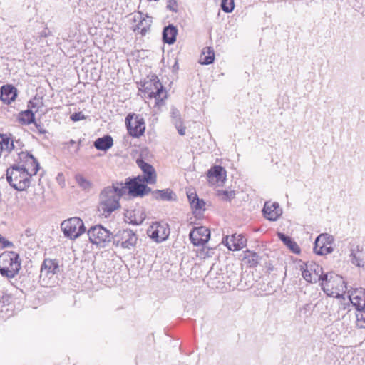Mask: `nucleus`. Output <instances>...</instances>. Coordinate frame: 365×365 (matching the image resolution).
<instances>
[{
	"instance_id": "nucleus-1",
	"label": "nucleus",
	"mask_w": 365,
	"mask_h": 365,
	"mask_svg": "<svg viewBox=\"0 0 365 365\" xmlns=\"http://www.w3.org/2000/svg\"><path fill=\"white\" fill-rule=\"evenodd\" d=\"M127 193V187L116 182L104 187L99 195V210L106 217L120 208V198Z\"/></svg>"
},
{
	"instance_id": "nucleus-2",
	"label": "nucleus",
	"mask_w": 365,
	"mask_h": 365,
	"mask_svg": "<svg viewBox=\"0 0 365 365\" xmlns=\"http://www.w3.org/2000/svg\"><path fill=\"white\" fill-rule=\"evenodd\" d=\"M321 287L328 296L336 298L342 297L347 289L344 278L334 272L324 274Z\"/></svg>"
},
{
	"instance_id": "nucleus-3",
	"label": "nucleus",
	"mask_w": 365,
	"mask_h": 365,
	"mask_svg": "<svg viewBox=\"0 0 365 365\" xmlns=\"http://www.w3.org/2000/svg\"><path fill=\"white\" fill-rule=\"evenodd\" d=\"M21 260L15 252H6L0 255V274L8 279L18 274L21 269Z\"/></svg>"
},
{
	"instance_id": "nucleus-4",
	"label": "nucleus",
	"mask_w": 365,
	"mask_h": 365,
	"mask_svg": "<svg viewBox=\"0 0 365 365\" xmlns=\"http://www.w3.org/2000/svg\"><path fill=\"white\" fill-rule=\"evenodd\" d=\"M31 174L23 170L16 164L13 165L6 170V180L9 185L16 190L22 191L30 185Z\"/></svg>"
},
{
	"instance_id": "nucleus-5",
	"label": "nucleus",
	"mask_w": 365,
	"mask_h": 365,
	"mask_svg": "<svg viewBox=\"0 0 365 365\" xmlns=\"http://www.w3.org/2000/svg\"><path fill=\"white\" fill-rule=\"evenodd\" d=\"M145 93L148 98H155V105L160 106L167 98V91L157 77L144 83Z\"/></svg>"
},
{
	"instance_id": "nucleus-6",
	"label": "nucleus",
	"mask_w": 365,
	"mask_h": 365,
	"mask_svg": "<svg viewBox=\"0 0 365 365\" xmlns=\"http://www.w3.org/2000/svg\"><path fill=\"white\" fill-rule=\"evenodd\" d=\"M61 228L65 237L71 240L78 238L86 231V227L81 219L77 217L64 220Z\"/></svg>"
},
{
	"instance_id": "nucleus-7",
	"label": "nucleus",
	"mask_w": 365,
	"mask_h": 365,
	"mask_svg": "<svg viewBox=\"0 0 365 365\" xmlns=\"http://www.w3.org/2000/svg\"><path fill=\"white\" fill-rule=\"evenodd\" d=\"M90 242L99 247H105L111 240V233L101 225L91 227L88 230Z\"/></svg>"
},
{
	"instance_id": "nucleus-8",
	"label": "nucleus",
	"mask_w": 365,
	"mask_h": 365,
	"mask_svg": "<svg viewBox=\"0 0 365 365\" xmlns=\"http://www.w3.org/2000/svg\"><path fill=\"white\" fill-rule=\"evenodd\" d=\"M125 125L128 133L133 138H139L143 135L145 130L144 119L138 115L130 113L125 118Z\"/></svg>"
},
{
	"instance_id": "nucleus-9",
	"label": "nucleus",
	"mask_w": 365,
	"mask_h": 365,
	"mask_svg": "<svg viewBox=\"0 0 365 365\" xmlns=\"http://www.w3.org/2000/svg\"><path fill=\"white\" fill-rule=\"evenodd\" d=\"M17 155L16 165L21 167L23 170L31 174V176L35 175L38 171L40 165L33 155L28 152H20Z\"/></svg>"
},
{
	"instance_id": "nucleus-10",
	"label": "nucleus",
	"mask_w": 365,
	"mask_h": 365,
	"mask_svg": "<svg viewBox=\"0 0 365 365\" xmlns=\"http://www.w3.org/2000/svg\"><path fill=\"white\" fill-rule=\"evenodd\" d=\"M136 234L131 230H123L119 231L113 238V245L123 249L131 250L137 242Z\"/></svg>"
},
{
	"instance_id": "nucleus-11",
	"label": "nucleus",
	"mask_w": 365,
	"mask_h": 365,
	"mask_svg": "<svg viewBox=\"0 0 365 365\" xmlns=\"http://www.w3.org/2000/svg\"><path fill=\"white\" fill-rule=\"evenodd\" d=\"M140 175L130 180L129 182L123 183L127 187V192L133 197H143L152 192L151 188L143 182Z\"/></svg>"
},
{
	"instance_id": "nucleus-12",
	"label": "nucleus",
	"mask_w": 365,
	"mask_h": 365,
	"mask_svg": "<svg viewBox=\"0 0 365 365\" xmlns=\"http://www.w3.org/2000/svg\"><path fill=\"white\" fill-rule=\"evenodd\" d=\"M334 237L327 233L319 235L315 240L314 252L319 255H324L331 253L334 250L332 244Z\"/></svg>"
},
{
	"instance_id": "nucleus-13",
	"label": "nucleus",
	"mask_w": 365,
	"mask_h": 365,
	"mask_svg": "<svg viewBox=\"0 0 365 365\" xmlns=\"http://www.w3.org/2000/svg\"><path fill=\"white\" fill-rule=\"evenodd\" d=\"M148 235L156 242L165 241L170 235V228L167 223L155 222L148 230Z\"/></svg>"
},
{
	"instance_id": "nucleus-14",
	"label": "nucleus",
	"mask_w": 365,
	"mask_h": 365,
	"mask_svg": "<svg viewBox=\"0 0 365 365\" xmlns=\"http://www.w3.org/2000/svg\"><path fill=\"white\" fill-rule=\"evenodd\" d=\"M324 274L322 267L314 262L305 264V268L302 270L303 278L309 283H316L319 281L322 282Z\"/></svg>"
},
{
	"instance_id": "nucleus-15",
	"label": "nucleus",
	"mask_w": 365,
	"mask_h": 365,
	"mask_svg": "<svg viewBox=\"0 0 365 365\" xmlns=\"http://www.w3.org/2000/svg\"><path fill=\"white\" fill-rule=\"evenodd\" d=\"M207 177L210 184L222 185L226 180V171L222 166L215 165L207 171Z\"/></svg>"
},
{
	"instance_id": "nucleus-16",
	"label": "nucleus",
	"mask_w": 365,
	"mask_h": 365,
	"mask_svg": "<svg viewBox=\"0 0 365 365\" xmlns=\"http://www.w3.org/2000/svg\"><path fill=\"white\" fill-rule=\"evenodd\" d=\"M133 21L137 23L133 28L134 31H138L143 36L147 34L152 24L151 18L148 16H144L141 12H138L134 15Z\"/></svg>"
},
{
	"instance_id": "nucleus-17",
	"label": "nucleus",
	"mask_w": 365,
	"mask_h": 365,
	"mask_svg": "<svg viewBox=\"0 0 365 365\" xmlns=\"http://www.w3.org/2000/svg\"><path fill=\"white\" fill-rule=\"evenodd\" d=\"M222 242L230 250L237 251L247 245V238L242 234L232 235L230 240L228 236L223 238Z\"/></svg>"
},
{
	"instance_id": "nucleus-18",
	"label": "nucleus",
	"mask_w": 365,
	"mask_h": 365,
	"mask_svg": "<svg viewBox=\"0 0 365 365\" xmlns=\"http://www.w3.org/2000/svg\"><path fill=\"white\" fill-rule=\"evenodd\" d=\"M146 215L142 207L128 209L125 212V220L126 222L135 225H139L143 223Z\"/></svg>"
},
{
	"instance_id": "nucleus-19",
	"label": "nucleus",
	"mask_w": 365,
	"mask_h": 365,
	"mask_svg": "<svg viewBox=\"0 0 365 365\" xmlns=\"http://www.w3.org/2000/svg\"><path fill=\"white\" fill-rule=\"evenodd\" d=\"M210 230L204 227L196 228L190 233V239L194 245H204L210 239Z\"/></svg>"
},
{
	"instance_id": "nucleus-20",
	"label": "nucleus",
	"mask_w": 365,
	"mask_h": 365,
	"mask_svg": "<svg viewBox=\"0 0 365 365\" xmlns=\"http://www.w3.org/2000/svg\"><path fill=\"white\" fill-rule=\"evenodd\" d=\"M264 217L269 221H276L282 214L278 202H266L262 209Z\"/></svg>"
},
{
	"instance_id": "nucleus-21",
	"label": "nucleus",
	"mask_w": 365,
	"mask_h": 365,
	"mask_svg": "<svg viewBox=\"0 0 365 365\" xmlns=\"http://www.w3.org/2000/svg\"><path fill=\"white\" fill-rule=\"evenodd\" d=\"M137 164L142 170L143 175L141 178L148 184H154L156 182V173L153 167L143 160H138Z\"/></svg>"
},
{
	"instance_id": "nucleus-22",
	"label": "nucleus",
	"mask_w": 365,
	"mask_h": 365,
	"mask_svg": "<svg viewBox=\"0 0 365 365\" xmlns=\"http://www.w3.org/2000/svg\"><path fill=\"white\" fill-rule=\"evenodd\" d=\"M59 271L58 263L56 259H45L41 267V277H51Z\"/></svg>"
},
{
	"instance_id": "nucleus-23",
	"label": "nucleus",
	"mask_w": 365,
	"mask_h": 365,
	"mask_svg": "<svg viewBox=\"0 0 365 365\" xmlns=\"http://www.w3.org/2000/svg\"><path fill=\"white\" fill-rule=\"evenodd\" d=\"M349 300L352 305L358 310L359 309L365 308V289L363 288L354 289L351 294L349 295Z\"/></svg>"
},
{
	"instance_id": "nucleus-24",
	"label": "nucleus",
	"mask_w": 365,
	"mask_h": 365,
	"mask_svg": "<svg viewBox=\"0 0 365 365\" xmlns=\"http://www.w3.org/2000/svg\"><path fill=\"white\" fill-rule=\"evenodd\" d=\"M17 96V90L12 85L3 86L1 88V100L6 104L14 101Z\"/></svg>"
},
{
	"instance_id": "nucleus-25",
	"label": "nucleus",
	"mask_w": 365,
	"mask_h": 365,
	"mask_svg": "<svg viewBox=\"0 0 365 365\" xmlns=\"http://www.w3.org/2000/svg\"><path fill=\"white\" fill-rule=\"evenodd\" d=\"M171 118L172 122L177 128L178 133L180 135H185L186 128L183 126L180 111L174 107L171 108Z\"/></svg>"
},
{
	"instance_id": "nucleus-26",
	"label": "nucleus",
	"mask_w": 365,
	"mask_h": 365,
	"mask_svg": "<svg viewBox=\"0 0 365 365\" xmlns=\"http://www.w3.org/2000/svg\"><path fill=\"white\" fill-rule=\"evenodd\" d=\"M178 29L172 24L165 26L163 31V41L168 44H173L176 41Z\"/></svg>"
},
{
	"instance_id": "nucleus-27",
	"label": "nucleus",
	"mask_w": 365,
	"mask_h": 365,
	"mask_svg": "<svg viewBox=\"0 0 365 365\" xmlns=\"http://www.w3.org/2000/svg\"><path fill=\"white\" fill-rule=\"evenodd\" d=\"M113 145V138L108 135L97 138L93 143V145L97 150L103 151L108 150Z\"/></svg>"
},
{
	"instance_id": "nucleus-28",
	"label": "nucleus",
	"mask_w": 365,
	"mask_h": 365,
	"mask_svg": "<svg viewBox=\"0 0 365 365\" xmlns=\"http://www.w3.org/2000/svg\"><path fill=\"white\" fill-rule=\"evenodd\" d=\"M277 236L293 253L299 254L300 252L299 247L290 237L282 232H278Z\"/></svg>"
},
{
	"instance_id": "nucleus-29",
	"label": "nucleus",
	"mask_w": 365,
	"mask_h": 365,
	"mask_svg": "<svg viewBox=\"0 0 365 365\" xmlns=\"http://www.w3.org/2000/svg\"><path fill=\"white\" fill-rule=\"evenodd\" d=\"M215 59V52L212 48L206 47L203 49L199 62L203 65L211 64Z\"/></svg>"
},
{
	"instance_id": "nucleus-30",
	"label": "nucleus",
	"mask_w": 365,
	"mask_h": 365,
	"mask_svg": "<svg viewBox=\"0 0 365 365\" xmlns=\"http://www.w3.org/2000/svg\"><path fill=\"white\" fill-rule=\"evenodd\" d=\"M187 198L193 209L197 210H205V203L202 200L199 199L198 196L195 192L187 193Z\"/></svg>"
},
{
	"instance_id": "nucleus-31",
	"label": "nucleus",
	"mask_w": 365,
	"mask_h": 365,
	"mask_svg": "<svg viewBox=\"0 0 365 365\" xmlns=\"http://www.w3.org/2000/svg\"><path fill=\"white\" fill-rule=\"evenodd\" d=\"M154 198L157 200L170 201L173 200V197L175 196L174 192L170 189L165 190H156L151 192Z\"/></svg>"
},
{
	"instance_id": "nucleus-32",
	"label": "nucleus",
	"mask_w": 365,
	"mask_h": 365,
	"mask_svg": "<svg viewBox=\"0 0 365 365\" xmlns=\"http://www.w3.org/2000/svg\"><path fill=\"white\" fill-rule=\"evenodd\" d=\"M75 180L78 185L84 191L89 192L93 187V183L81 174H77Z\"/></svg>"
},
{
	"instance_id": "nucleus-33",
	"label": "nucleus",
	"mask_w": 365,
	"mask_h": 365,
	"mask_svg": "<svg viewBox=\"0 0 365 365\" xmlns=\"http://www.w3.org/2000/svg\"><path fill=\"white\" fill-rule=\"evenodd\" d=\"M14 148V141L4 135H0V153L11 152Z\"/></svg>"
},
{
	"instance_id": "nucleus-34",
	"label": "nucleus",
	"mask_w": 365,
	"mask_h": 365,
	"mask_svg": "<svg viewBox=\"0 0 365 365\" xmlns=\"http://www.w3.org/2000/svg\"><path fill=\"white\" fill-rule=\"evenodd\" d=\"M243 259L250 267H256L259 263V256L257 253L248 250L245 252Z\"/></svg>"
},
{
	"instance_id": "nucleus-35",
	"label": "nucleus",
	"mask_w": 365,
	"mask_h": 365,
	"mask_svg": "<svg viewBox=\"0 0 365 365\" xmlns=\"http://www.w3.org/2000/svg\"><path fill=\"white\" fill-rule=\"evenodd\" d=\"M34 113L30 109L22 111L19 115V121L24 125H29L34 123Z\"/></svg>"
},
{
	"instance_id": "nucleus-36",
	"label": "nucleus",
	"mask_w": 365,
	"mask_h": 365,
	"mask_svg": "<svg viewBox=\"0 0 365 365\" xmlns=\"http://www.w3.org/2000/svg\"><path fill=\"white\" fill-rule=\"evenodd\" d=\"M357 312L356 314V325L359 329L365 328V308L359 309L356 310Z\"/></svg>"
},
{
	"instance_id": "nucleus-37",
	"label": "nucleus",
	"mask_w": 365,
	"mask_h": 365,
	"mask_svg": "<svg viewBox=\"0 0 365 365\" xmlns=\"http://www.w3.org/2000/svg\"><path fill=\"white\" fill-rule=\"evenodd\" d=\"M235 7L234 0H222L221 8L223 11L230 13Z\"/></svg>"
},
{
	"instance_id": "nucleus-38",
	"label": "nucleus",
	"mask_w": 365,
	"mask_h": 365,
	"mask_svg": "<svg viewBox=\"0 0 365 365\" xmlns=\"http://www.w3.org/2000/svg\"><path fill=\"white\" fill-rule=\"evenodd\" d=\"M217 195L221 197L224 200H231L235 196V191L218 190Z\"/></svg>"
},
{
	"instance_id": "nucleus-39",
	"label": "nucleus",
	"mask_w": 365,
	"mask_h": 365,
	"mask_svg": "<svg viewBox=\"0 0 365 365\" xmlns=\"http://www.w3.org/2000/svg\"><path fill=\"white\" fill-rule=\"evenodd\" d=\"M39 103H40L39 99L34 98V99L29 101V104H28L29 109H30V110L35 109V108L38 109L39 107Z\"/></svg>"
},
{
	"instance_id": "nucleus-40",
	"label": "nucleus",
	"mask_w": 365,
	"mask_h": 365,
	"mask_svg": "<svg viewBox=\"0 0 365 365\" xmlns=\"http://www.w3.org/2000/svg\"><path fill=\"white\" fill-rule=\"evenodd\" d=\"M85 118H86L85 115L81 112L74 113L71 115V119L74 122L78 121V120H83Z\"/></svg>"
},
{
	"instance_id": "nucleus-41",
	"label": "nucleus",
	"mask_w": 365,
	"mask_h": 365,
	"mask_svg": "<svg viewBox=\"0 0 365 365\" xmlns=\"http://www.w3.org/2000/svg\"><path fill=\"white\" fill-rule=\"evenodd\" d=\"M63 144L65 145H69L68 147V149H70L71 146L75 145V149L73 150L74 153H77L80 149L79 144L76 145V142L73 140H70L68 143H64Z\"/></svg>"
},
{
	"instance_id": "nucleus-42",
	"label": "nucleus",
	"mask_w": 365,
	"mask_h": 365,
	"mask_svg": "<svg viewBox=\"0 0 365 365\" xmlns=\"http://www.w3.org/2000/svg\"><path fill=\"white\" fill-rule=\"evenodd\" d=\"M167 8L173 11H177V4L175 0H169Z\"/></svg>"
},
{
	"instance_id": "nucleus-43",
	"label": "nucleus",
	"mask_w": 365,
	"mask_h": 365,
	"mask_svg": "<svg viewBox=\"0 0 365 365\" xmlns=\"http://www.w3.org/2000/svg\"><path fill=\"white\" fill-rule=\"evenodd\" d=\"M351 262L358 267L361 266V261L355 255H353Z\"/></svg>"
},
{
	"instance_id": "nucleus-44",
	"label": "nucleus",
	"mask_w": 365,
	"mask_h": 365,
	"mask_svg": "<svg viewBox=\"0 0 365 365\" xmlns=\"http://www.w3.org/2000/svg\"><path fill=\"white\" fill-rule=\"evenodd\" d=\"M1 245H2L3 247H9L13 246V243L7 240L6 238L4 239V240H3V242H1Z\"/></svg>"
},
{
	"instance_id": "nucleus-45",
	"label": "nucleus",
	"mask_w": 365,
	"mask_h": 365,
	"mask_svg": "<svg viewBox=\"0 0 365 365\" xmlns=\"http://www.w3.org/2000/svg\"><path fill=\"white\" fill-rule=\"evenodd\" d=\"M5 237H4L1 235H0V243L1 244V242H3V240H4Z\"/></svg>"
}]
</instances>
